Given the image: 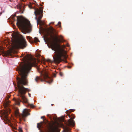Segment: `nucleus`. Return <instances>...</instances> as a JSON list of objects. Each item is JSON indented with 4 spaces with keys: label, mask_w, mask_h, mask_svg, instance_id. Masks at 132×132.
I'll return each instance as SVG.
<instances>
[{
    "label": "nucleus",
    "mask_w": 132,
    "mask_h": 132,
    "mask_svg": "<svg viewBox=\"0 0 132 132\" xmlns=\"http://www.w3.org/2000/svg\"><path fill=\"white\" fill-rule=\"evenodd\" d=\"M29 56L28 55L24 56L25 63L23 65H20L16 69L20 77H17V86L16 88L18 90V96L20 98L16 99L15 102L16 104L18 105H19L20 102H21L27 104L29 106L33 108L35 107L34 105L33 104L29 103L28 99L24 96L26 92H29L30 90L23 86L27 84L26 77L31 68L32 63L29 61Z\"/></svg>",
    "instance_id": "f257e3e1"
},
{
    "label": "nucleus",
    "mask_w": 132,
    "mask_h": 132,
    "mask_svg": "<svg viewBox=\"0 0 132 132\" xmlns=\"http://www.w3.org/2000/svg\"><path fill=\"white\" fill-rule=\"evenodd\" d=\"M56 33L55 30L53 27H50V30L47 33L50 37H47V39L50 42V45L47 44V45L49 48H51L52 50L54 51V53L55 54V55L57 56L58 59L61 60H62V57L66 59L68 56L66 53V51L63 48L66 46L68 47L69 46L68 43H67L65 46L63 45L61 46V47L59 46L57 44V41L55 42L53 40L54 34Z\"/></svg>",
    "instance_id": "f03ea898"
},
{
    "label": "nucleus",
    "mask_w": 132,
    "mask_h": 132,
    "mask_svg": "<svg viewBox=\"0 0 132 132\" xmlns=\"http://www.w3.org/2000/svg\"><path fill=\"white\" fill-rule=\"evenodd\" d=\"M10 19L12 22L16 20V24L18 23L19 24L21 31L23 33H29L31 31L32 26L28 20L21 21L20 18L19 16H16L15 15L11 16Z\"/></svg>",
    "instance_id": "7ed1b4c3"
},
{
    "label": "nucleus",
    "mask_w": 132,
    "mask_h": 132,
    "mask_svg": "<svg viewBox=\"0 0 132 132\" xmlns=\"http://www.w3.org/2000/svg\"><path fill=\"white\" fill-rule=\"evenodd\" d=\"M5 109L0 111V117L5 122V123H7L10 122V120L8 117V114L11 112V110L9 108V105L7 103L4 104Z\"/></svg>",
    "instance_id": "20e7f679"
},
{
    "label": "nucleus",
    "mask_w": 132,
    "mask_h": 132,
    "mask_svg": "<svg viewBox=\"0 0 132 132\" xmlns=\"http://www.w3.org/2000/svg\"><path fill=\"white\" fill-rule=\"evenodd\" d=\"M37 5L39 8H34L31 4L28 5V6L30 9L33 8L35 10L34 14L36 16L35 19L37 21V25L39 21L41 23L42 22V21L40 20V19L42 17V14H43V8L42 9H40V7L38 5Z\"/></svg>",
    "instance_id": "39448f33"
},
{
    "label": "nucleus",
    "mask_w": 132,
    "mask_h": 132,
    "mask_svg": "<svg viewBox=\"0 0 132 132\" xmlns=\"http://www.w3.org/2000/svg\"><path fill=\"white\" fill-rule=\"evenodd\" d=\"M41 75L42 76L41 78L37 76L35 78V80L37 82L38 80H40L41 81H43L45 80H45V81L49 84H51L52 82L53 79L52 78L49 76V73L45 71L42 72L41 73Z\"/></svg>",
    "instance_id": "423d86ee"
},
{
    "label": "nucleus",
    "mask_w": 132,
    "mask_h": 132,
    "mask_svg": "<svg viewBox=\"0 0 132 132\" xmlns=\"http://www.w3.org/2000/svg\"><path fill=\"white\" fill-rule=\"evenodd\" d=\"M44 122L43 121L41 122L40 123H38L37 124V127L38 128L39 130L41 132H59L60 130L58 128L59 126H55L51 130L48 129H46L45 128L44 129V130H43L44 129Z\"/></svg>",
    "instance_id": "0eeeda50"
},
{
    "label": "nucleus",
    "mask_w": 132,
    "mask_h": 132,
    "mask_svg": "<svg viewBox=\"0 0 132 132\" xmlns=\"http://www.w3.org/2000/svg\"><path fill=\"white\" fill-rule=\"evenodd\" d=\"M29 111L28 110L24 109L22 111V114H20L18 111H16L15 113V115L19 118L20 120H22L25 121V117L28 115H30L28 112Z\"/></svg>",
    "instance_id": "6e6552de"
},
{
    "label": "nucleus",
    "mask_w": 132,
    "mask_h": 132,
    "mask_svg": "<svg viewBox=\"0 0 132 132\" xmlns=\"http://www.w3.org/2000/svg\"><path fill=\"white\" fill-rule=\"evenodd\" d=\"M75 124V121L73 120H71L70 119L69 120V123H67L66 125H64L63 123L61 124V127H62L63 129V131L62 132H70V128L69 126L70 125L72 127H74Z\"/></svg>",
    "instance_id": "1a4fd4ad"
},
{
    "label": "nucleus",
    "mask_w": 132,
    "mask_h": 132,
    "mask_svg": "<svg viewBox=\"0 0 132 132\" xmlns=\"http://www.w3.org/2000/svg\"><path fill=\"white\" fill-rule=\"evenodd\" d=\"M27 46L26 42L25 39H24L22 40L16 41L14 45V47L16 48L23 49Z\"/></svg>",
    "instance_id": "9d476101"
},
{
    "label": "nucleus",
    "mask_w": 132,
    "mask_h": 132,
    "mask_svg": "<svg viewBox=\"0 0 132 132\" xmlns=\"http://www.w3.org/2000/svg\"><path fill=\"white\" fill-rule=\"evenodd\" d=\"M14 51L13 49H11L7 53L8 55L10 56H12V54L14 53Z\"/></svg>",
    "instance_id": "9b49d317"
},
{
    "label": "nucleus",
    "mask_w": 132,
    "mask_h": 132,
    "mask_svg": "<svg viewBox=\"0 0 132 132\" xmlns=\"http://www.w3.org/2000/svg\"><path fill=\"white\" fill-rule=\"evenodd\" d=\"M26 38H27V39L30 42L32 41L33 40L32 39V38L30 36H26Z\"/></svg>",
    "instance_id": "f8f14e48"
},
{
    "label": "nucleus",
    "mask_w": 132,
    "mask_h": 132,
    "mask_svg": "<svg viewBox=\"0 0 132 132\" xmlns=\"http://www.w3.org/2000/svg\"><path fill=\"white\" fill-rule=\"evenodd\" d=\"M34 41L36 42H39L40 41L38 40V38L36 37H35L34 39Z\"/></svg>",
    "instance_id": "ddd939ff"
},
{
    "label": "nucleus",
    "mask_w": 132,
    "mask_h": 132,
    "mask_svg": "<svg viewBox=\"0 0 132 132\" xmlns=\"http://www.w3.org/2000/svg\"><path fill=\"white\" fill-rule=\"evenodd\" d=\"M68 117H69V118H72L73 119H74L75 117V116H74L73 114H72V115L71 117V116L70 115H68Z\"/></svg>",
    "instance_id": "4468645a"
},
{
    "label": "nucleus",
    "mask_w": 132,
    "mask_h": 132,
    "mask_svg": "<svg viewBox=\"0 0 132 132\" xmlns=\"http://www.w3.org/2000/svg\"><path fill=\"white\" fill-rule=\"evenodd\" d=\"M47 116L48 117H49L51 119H52V118L51 117H51V115L48 114L47 115Z\"/></svg>",
    "instance_id": "2eb2a0df"
},
{
    "label": "nucleus",
    "mask_w": 132,
    "mask_h": 132,
    "mask_svg": "<svg viewBox=\"0 0 132 132\" xmlns=\"http://www.w3.org/2000/svg\"><path fill=\"white\" fill-rule=\"evenodd\" d=\"M40 54L38 53L36 54V56L37 57H40Z\"/></svg>",
    "instance_id": "dca6fc26"
},
{
    "label": "nucleus",
    "mask_w": 132,
    "mask_h": 132,
    "mask_svg": "<svg viewBox=\"0 0 132 132\" xmlns=\"http://www.w3.org/2000/svg\"><path fill=\"white\" fill-rule=\"evenodd\" d=\"M59 41H60L61 42H65V40L62 38L61 39V40H59Z\"/></svg>",
    "instance_id": "f3484780"
},
{
    "label": "nucleus",
    "mask_w": 132,
    "mask_h": 132,
    "mask_svg": "<svg viewBox=\"0 0 132 132\" xmlns=\"http://www.w3.org/2000/svg\"><path fill=\"white\" fill-rule=\"evenodd\" d=\"M72 110H73V109H69V110H67V111H66V112L67 111V112H69L71 110V111H72ZM73 110H75V109H73Z\"/></svg>",
    "instance_id": "a211bd4d"
},
{
    "label": "nucleus",
    "mask_w": 132,
    "mask_h": 132,
    "mask_svg": "<svg viewBox=\"0 0 132 132\" xmlns=\"http://www.w3.org/2000/svg\"><path fill=\"white\" fill-rule=\"evenodd\" d=\"M18 7V8L20 10H21V6H20L19 7Z\"/></svg>",
    "instance_id": "6ab92c4d"
},
{
    "label": "nucleus",
    "mask_w": 132,
    "mask_h": 132,
    "mask_svg": "<svg viewBox=\"0 0 132 132\" xmlns=\"http://www.w3.org/2000/svg\"><path fill=\"white\" fill-rule=\"evenodd\" d=\"M44 40L45 42V44H46L47 42L46 40L44 38Z\"/></svg>",
    "instance_id": "aec40b11"
},
{
    "label": "nucleus",
    "mask_w": 132,
    "mask_h": 132,
    "mask_svg": "<svg viewBox=\"0 0 132 132\" xmlns=\"http://www.w3.org/2000/svg\"><path fill=\"white\" fill-rule=\"evenodd\" d=\"M60 76H62V73H60Z\"/></svg>",
    "instance_id": "412c9836"
},
{
    "label": "nucleus",
    "mask_w": 132,
    "mask_h": 132,
    "mask_svg": "<svg viewBox=\"0 0 132 132\" xmlns=\"http://www.w3.org/2000/svg\"><path fill=\"white\" fill-rule=\"evenodd\" d=\"M44 117H44V116H42V117H41V118L43 119H44Z\"/></svg>",
    "instance_id": "4be33fe9"
},
{
    "label": "nucleus",
    "mask_w": 132,
    "mask_h": 132,
    "mask_svg": "<svg viewBox=\"0 0 132 132\" xmlns=\"http://www.w3.org/2000/svg\"><path fill=\"white\" fill-rule=\"evenodd\" d=\"M68 67L69 68H71V67L70 66H68Z\"/></svg>",
    "instance_id": "5701e85b"
},
{
    "label": "nucleus",
    "mask_w": 132,
    "mask_h": 132,
    "mask_svg": "<svg viewBox=\"0 0 132 132\" xmlns=\"http://www.w3.org/2000/svg\"><path fill=\"white\" fill-rule=\"evenodd\" d=\"M64 61L65 63H67V61L66 60H64Z\"/></svg>",
    "instance_id": "b1692460"
},
{
    "label": "nucleus",
    "mask_w": 132,
    "mask_h": 132,
    "mask_svg": "<svg viewBox=\"0 0 132 132\" xmlns=\"http://www.w3.org/2000/svg\"><path fill=\"white\" fill-rule=\"evenodd\" d=\"M61 22H60V21L59 22L57 25H58V24H61Z\"/></svg>",
    "instance_id": "393cba45"
},
{
    "label": "nucleus",
    "mask_w": 132,
    "mask_h": 132,
    "mask_svg": "<svg viewBox=\"0 0 132 132\" xmlns=\"http://www.w3.org/2000/svg\"><path fill=\"white\" fill-rule=\"evenodd\" d=\"M28 95H29V97H30V93H28Z\"/></svg>",
    "instance_id": "a878e982"
},
{
    "label": "nucleus",
    "mask_w": 132,
    "mask_h": 132,
    "mask_svg": "<svg viewBox=\"0 0 132 132\" xmlns=\"http://www.w3.org/2000/svg\"><path fill=\"white\" fill-rule=\"evenodd\" d=\"M51 23H53V24L54 23V22H51L50 23H49V24H51Z\"/></svg>",
    "instance_id": "bb28decb"
},
{
    "label": "nucleus",
    "mask_w": 132,
    "mask_h": 132,
    "mask_svg": "<svg viewBox=\"0 0 132 132\" xmlns=\"http://www.w3.org/2000/svg\"><path fill=\"white\" fill-rule=\"evenodd\" d=\"M23 13V12L22 11L20 12V13Z\"/></svg>",
    "instance_id": "cd10ccee"
},
{
    "label": "nucleus",
    "mask_w": 132,
    "mask_h": 132,
    "mask_svg": "<svg viewBox=\"0 0 132 132\" xmlns=\"http://www.w3.org/2000/svg\"><path fill=\"white\" fill-rule=\"evenodd\" d=\"M55 76H56V75L55 74H54V77H55Z\"/></svg>",
    "instance_id": "c85d7f7f"
},
{
    "label": "nucleus",
    "mask_w": 132,
    "mask_h": 132,
    "mask_svg": "<svg viewBox=\"0 0 132 132\" xmlns=\"http://www.w3.org/2000/svg\"><path fill=\"white\" fill-rule=\"evenodd\" d=\"M43 30H45V29H44V28H43Z\"/></svg>",
    "instance_id": "c756f323"
},
{
    "label": "nucleus",
    "mask_w": 132,
    "mask_h": 132,
    "mask_svg": "<svg viewBox=\"0 0 132 132\" xmlns=\"http://www.w3.org/2000/svg\"><path fill=\"white\" fill-rule=\"evenodd\" d=\"M39 33L40 34H41V33H40V30H39Z\"/></svg>",
    "instance_id": "7c9ffc66"
},
{
    "label": "nucleus",
    "mask_w": 132,
    "mask_h": 132,
    "mask_svg": "<svg viewBox=\"0 0 132 132\" xmlns=\"http://www.w3.org/2000/svg\"><path fill=\"white\" fill-rule=\"evenodd\" d=\"M23 2H25L26 0H23Z\"/></svg>",
    "instance_id": "2f4dec72"
},
{
    "label": "nucleus",
    "mask_w": 132,
    "mask_h": 132,
    "mask_svg": "<svg viewBox=\"0 0 132 132\" xmlns=\"http://www.w3.org/2000/svg\"><path fill=\"white\" fill-rule=\"evenodd\" d=\"M1 14H2V13H0V15H1Z\"/></svg>",
    "instance_id": "473e14b6"
},
{
    "label": "nucleus",
    "mask_w": 132,
    "mask_h": 132,
    "mask_svg": "<svg viewBox=\"0 0 132 132\" xmlns=\"http://www.w3.org/2000/svg\"><path fill=\"white\" fill-rule=\"evenodd\" d=\"M60 26H61V25H60L59 26V27H60Z\"/></svg>",
    "instance_id": "72a5a7b5"
},
{
    "label": "nucleus",
    "mask_w": 132,
    "mask_h": 132,
    "mask_svg": "<svg viewBox=\"0 0 132 132\" xmlns=\"http://www.w3.org/2000/svg\"><path fill=\"white\" fill-rule=\"evenodd\" d=\"M66 113H67H67V112H66Z\"/></svg>",
    "instance_id": "f704fd0d"
},
{
    "label": "nucleus",
    "mask_w": 132,
    "mask_h": 132,
    "mask_svg": "<svg viewBox=\"0 0 132 132\" xmlns=\"http://www.w3.org/2000/svg\"><path fill=\"white\" fill-rule=\"evenodd\" d=\"M66 113H67H67V112H66Z\"/></svg>",
    "instance_id": "c9c22d12"
}]
</instances>
